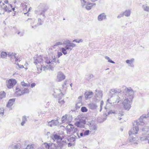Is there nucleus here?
<instances>
[{
	"mask_svg": "<svg viewBox=\"0 0 149 149\" xmlns=\"http://www.w3.org/2000/svg\"><path fill=\"white\" fill-rule=\"evenodd\" d=\"M127 92L128 94H131V98L129 100L128 99L125 100L124 103L123 104L124 108L125 109L128 110L130 108V106L129 104L130 101H132V95L134 94V92L131 88H127Z\"/></svg>",
	"mask_w": 149,
	"mask_h": 149,
	"instance_id": "f257e3e1",
	"label": "nucleus"
},
{
	"mask_svg": "<svg viewBox=\"0 0 149 149\" xmlns=\"http://www.w3.org/2000/svg\"><path fill=\"white\" fill-rule=\"evenodd\" d=\"M121 92L120 90H119L117 88L116 89H112L110 90L109 92V95L111 97H112L114 95H116V100L115 101V103H118L119 102L120 100V97L119 96H120V92Z\"/></svg>",
	"mask_w": 149,
	"mask_h": 149,
	"instance_id": "f03ea898",
	"label": "nucleus"
},
{
	"mask_svg": "<svg viewBox=\"0 0 149 149\" xmlns=\"http://www.w3.org/2000/svg\"><path fill=\"white\" fill-rule=\"evenodd\" d=\"M53 91L54 92V93L53 95L55 98H58V102H63V100H62L61 101H60V100L64 96V94L61 92V91L60 89H54Z\"/></svg>",
	"mask_w": 149,
	"mask_h": 149,
	"instance_id": "7ed1b4c3",
	"label": "nucleus"
},
{
	"mask_svg": "<svg viewBox=\"0 0 149 149\" xmlns=\"http://www.w3.org/2000/svg\"><path fill=\"white\" fill-rule=\"evenodd\" d=\"M0 10H1V12L0 13V14H4L5 12H7L9 13L11 12V9L8 7H7L6 5H5L1 1H0Z\"/></svg>",
	"mask_w": 149,
	"mask_h": 149,
	"instance_id": "20e7f679",
	"label": "nucleus"
},
{
	"mask_svg": "<svg viewBox=\"0 0 149 149\" xmlns=\"http://www.w3.org/2000/svg\"><path fill=\"white\" fill-rule=\"evenodd\" d=\"M17 81L15 79H7L6 82V86L8 89H10L13 88L16 84Z\"/></svg>",
	"mask_w": 149,
	"mask_h": 149,
	"instance_id": "39448f33",
	"label": "nucleus"
},
{
	"mask_svg": "<svg viewBox=\"0 0 149 149\" xmlns=\"http://www.w3.org/2000/svg\"><path fill=\"white\" fill-rule=\"evenodd\" d=\"M29 91L28 88H22L21 89H19L16 92L18 96H21L25 93H29Z\"/></svg>",
	"mask_w": 149,
	"mask_h": 149,
	"instance_id": "423d86ee",
	"label": "nucleus"
},
{
	"mask_svg": "<svg viewBox=\"0 0 149 149\" xmlns=\"http://www.w3.org/2000/svg\"><path fill=\"white\" fill-rule=\"evenodd\" d=\"M50 137L54 141L58 140H62L63 139V137L61 136L59 134L56 133L55 132H54L53 134L51 135Z\"/></svg>",
	"mask_w": 149,
	"mask_h": 149,
	"instance_id": "0eeeda50",
	"label": "nucleus"
},
{
	"mask_svg": "<svg viewBox=\"0 0 149 149\" xmlns=\"http://www.w3.org/2000/svg\"><path fill=\"white\" fill-rule=\"evenodd\" d=\"M57 77L58 81H60L65 79V76L62 72H60L58 73Z\"/></svg>",
	"mask_w": 149,
	"mask_h": 149,
	"instance_id": "6e6552de",
	"label": "nucleus"
},
{
	"mask_svg": "<svg viewBox=\"0 0 149 149\" xmlns=\"http://www.w3.org/2000/svg\"><path fill=\"white\" fill-rule=\"evenodd\" d=\"M139 130L138 127H134L129 132V134L130 135L132 134H135L137 133Z\"/></svg>",
	"mask_w": 149,
	"mask_h": 149,
	"instance_id": "1a4fd4ad",
	"label": "nucleus"
},
{
	"mask_svg": "<svg viewBox=\"0 0 149 149\" xmlns=\"http://www.w3.org/2000/svg\"><path fill=\"white\" fill-rule=\"evenodd\" d=\"M48 144L49 148L50 149H60V147H58V146L56 144L50 143Z\"/></svg>",
	"mask_w": 149,
	"mask_h": 149,
	"instance_id": "9d476101",
	"label": "nucleus"
},
{
	"mask_svg": "<svg viewBox=\"0 0 149 149\" xmlns=\"http://www.w3.org/2000/svg\"><path fill=\"white\" fill-rule=\"evenodd\" d=\"M102 92L99 91L97 93H95V97L97 100H99L102 99Z\"/></svg>",
	"mask_w": 149,
	"mask_h": 149,
	"instance_id": "9b49d317",
	"label": "nucleus"
},
{
	"mask_svg": "<svg viewBox=\"0 0 149 149\" xmlns=\"http://www.w3.org/2000/svg\"><path fill=\"white\" fill-rule=\"evenodd\" d=\"M61 140L59 141H57V145L58 147H60V149H61L65 145H66V143L65 141H61Z\"/></svg>",
	"mask_w": 149,
	"mask_h": 149,
	"instance_id": "f8f14e48",
	"label": "nucleus"
},
{
	"mask_svg": "<svg viewBox=\"0 0 149 149\" xmlns=\"http://www.w3.org/2000/svg\"><path fill=\"white\" fill-rule=\"evenodd\" d=\"M97 19L99 21H102L103 19H106V15L104 13H103L98 16Z\"/></svg>",
	"mask_w": 149,
	"mask_h": 149,
	"instance_id": "ddd939ff",
	"label": "nucleus"
},
{
	"mask_svg": "<svg viewBox=\"0 0 149 149\" xmlns=\"http://www.w3.org/2000/svg\"><path fill=\"white\" fill-rule=\"evenodd\" d=\"M89 126L90 130H92L95 131L97 130V125L95 124H93L91 122L89 123Z\"/></svg>",
	"mask_w": 149,
	"mask_h": 149,
	"instance_id": "4468645a",
	"label": "nucleus"
},
{
	"mask_svg": "<svg viewBox=\"0 0 149 149\" xmlns=\"http://www.w3.org/2000/svg\"><path fill=\"white\" fill-rule=\"evenodd\" d=\"M15 98H13L10 99L7 104L6 107L9 108L12 106L15 102Z\"/></svg>",
	"mask_w": 149,
	"mask_h": 149,
	"instance_id": "2eb2a0df",
	"label": "nucleus"
},
{
	"mask_svg": "<svg viewBox=\"0 0 149 149\" xmlns=\"http://www.w3.org/2000/svg\"><path fill=\"white\" fill-rule=\"evenodd\" d=\"M95 3H92L90 2H87L85 7L88 10L91 9L93 6H95Z\"/></svg>",
	"mask_w": 149,
	"mask_h": 149,
	"instance_id": "dca6fc26",
	"label": "nucleus"
},
{
	"mask_svg": "<svg viewBox=\"0 0 149 149\" xmlns=\"http://www.w3.org/2000/svg\"><path fill=\"white\" fill-rule=\"evenodd\" d=\"M75 46V45L74 43H71L70 45L68 44H66L65 46V48L67 50H69L71 51L72 48Z\"/></svg>",
	"mask_w": 149,
	"mask_h": 149,
	"instance_id": "f3484780",
	"label": "nucleus"
},
{
	"mask_svg": "<svg viewBox=\"0 0 149 149\" xmlns=\"http://www.w3.org/2000/svg\"><path fill=\"white\" fill-rule=\"evenodd\" d=\"M79 132L78 131V130L77 129H75L74 130V131L73 132V134L72 136L73 137L76 138V139L77 138V136H78V137L79 138H80V136L79 135V134H78Z\"/></svg>",
	"mask_w": 149,
	"mask_h": 149,
	"instance_id": "a211bd4d",
	"label": "nucleus"
},
{
	"mask_svg": "<svg viewBox=\"0 0 149 149\" xmlns=\"http://www.w3.org/2000/svg\"><path fill=\"white\" fill-rule=\"evenodd\" d=\"M93 93L92 92H87L85 93V96L86 99L88 98H91Z\"/></svg>",
	"mask_w": 149,
	"mask_h": 149,
	"instance_id": "6ab92c4d",
	"label": "nucleus"
},
{
	"mask_svg": "<svg viewBox=\"0 0 149 149\" xmlns=\"http://www.w3.org/2000/svg\"><path fill=\"white\" fill-rule=\"evenodd\" d=\"M16 54L15 53L11 52H8V56L9 57H10V59L11 60L12 58H16Z\"/></svg>",
	"mask_w": 149,
	"mask_h": 149,
	"instance_id": "aec40b11",
	"label": "nucleus"
},
{
	"mask_svg": "<svg viewBox=\"0 0 149 149\" xmlns=\"http://www.w3.org/2000/svg\"><path fill=\"white\" fill-rule=\"evenodd\" d=\"M88 107L89 108L91 109H94L97 107V105L93 103H91L89 104H88Z\"/></svg>",
	"mask_w": 149,
	"mask_h": 149,
	"instance_id": "412c9836",
	"label": "nucleus"
},
{
	"mask_svg": "<svg viewBox=\"0 0 149 149\" xmlns=\"http://www.w3.org/2000/svg\"><path fill=\"white\" fill-rule=\"evenodd\" d=\"M38 22L37 23V25H35V26H32V28H34V29H35L37 26L40 25H42V22L41 21V19L40 18H38Z\"/></svg>",
	"mask_w": 149,
	"mask_h": 149,
	"instance_id": "4be33fe9",
	"label": "nucleus"
},
{
	"mask_svg": "<svg viewBox=\"0 0 149 149\" xmlns=\"http://www.w3.org/2000/svg\"><path fill=\"white\" fill-rule=\"evenodd\" d=\"M74 124L78 127L82 128L84 127L79 121H77Z\"/></svg>",
	"mask_w": 149,
	"mask_h": 149,
	"instance_id": "5701e85b",
	"label": "nucleus"
},
{
	"mask_svg": "<svg viewBox=\"0 0 149 149\" xmlns=\"http://www.w3.org/2000/svg\"><path fill=\"white\" fill-rule=\"evenodd\" d=\"M76 139V138H74L73 137H72L70 138L69 139H68V141L71 143H73V144H74Z\"/></svg>",
	"mask_w": 149,
	"mask_h": 149,
	"instance_id": "b1692460",
	"label": "nucleus"
},
{
	"mask_svg": "<svg viewBox=\"0 0 149 149\" xmlns=\"http://www.w3.org/2000/svg\"><path fill=\"white\" fill-rule=\"evenodd\" d=\"M27 121V119L25 116H23L22 117V122L21 123V125L22 126L24 125L26 122Z\"/></svg>",
	"mask_w": 149,
	"mask_h": 149,
	"instance_id": "393cba45",
	"label": "nucleus"
},
{
	"mask_svg": "<svg viewBox=\"0 0 149 149\" xmlns=\"http://www.w3.org/2000/svg\"><path fill=\"white\" fill-rule=\"evenodd\" d=\"M8 55V53L6 52H2L1 53V56L2 58H4Z\"/></svg>",
	"mask_w": 149,
	"mask_h": 149,
	"instance_id": "a878e982",
	"label": "nucleus"
},
{
	"mask_svg": "<svg viewBox=\"0 0 149 149\" xmlns=\"http://www.w3.org/2000/svg\"><path fill=\"white\" fill-rule=\"evenodd\" d=\"M130 12L129 10H126L123 13V15L126 16H129L130 15Z\"/></svg>",
	"mask_w": 149,
	"mask_h": 149,
	"instance_id": "bb28decb",
	"label": "nucleus"
},
{
	"mask_svg": "<svg viewBox=\"0 0 149 149\" xmlns=\"http://www.w3.org/2000/svg\"><path fill=\"white\" fill-rule=\"evenodd\" d=\"M59 118L58 117L56 120H52L53 121V124L54 125V126H56L57 125H58L59 123V122L58 121V120H59Z\"/></svg>",
	"mask_w": 149,
	"mask_h": 149,
	"instance_id": "cd10ccee",
	"label": "nucleus"
},
{
	"mask_svg": "<svg viewBox=\"0 0 149 149\" xmlns=\"http://www.w3.org/2000/svg\"><path fill=\"white\" fill-rule=\"evenodd\" d=\"M6 96V93L4 91L1 92L0 93V98L2 99L3 98H4Z\"/></svg>",
	"mask_w": 149,
	"mask_h": 149,
	"instance_id": "c85d7f7f",
	"label": "nucleus"
},
{
	"mask_svg": "<svg viewBox=\"0 0 149 149\" xmlns=\"http://www.w3.org/2000/svg\"><path fill=\"white\" fill-rule=\"evenodd\" d=\"M67 115L66 114L62 117L61 118V121L62 123H64L65 122L67 118Z\"/></svg>",
	"mask_w": 149,
	"mask_h": 149,
	"instance_id": "c756f323",
	"label": "nucleus"
},
{
	"mask_svg": "<svg viewBox=\"0 0 149 149\" xmlns=\"http://www.w3.org/2000/svg\"><path fill=\"white\" fill-rule=\"evenodd\" d=\"M134 61V59L133 58L131 59L130 60H127L126 61V63L130 64V65H132Z\"/></svg>",
	"mask_w": 149,
	"mask_h": 149,
	"instance_id": "7c9ffc66",
	"label": "nucleus"
},
{
	"mask_svg": "<svg viewBox=\"0 0 149 149\" xmlns=\"http://www.w3.org/2000/svg\"><path fill=\"white\" fill-rule=\"evenodd\" d=\"M67 50L65 47H62L61 48V51L64 55H65L67 54Z\"/></svg>",
	"mask_w": 149,
	"mask_h": 149,
	"instance_id": "2f4dec72",
	"label": "nucleus"
},
{
	"mask_svg": "<svg viewBox=\"0 0 149 149\" xmlns=\"http://www.w3.org/2000/svg\"><path fill=\"white\" fill-rule=\"evenodd\" d=\"M49 60L51 61H52V62H51V63L53 64V63L54 62V61H55V60H56V58L55 56H52L51 58H49Z\"/></svg>",
	"mask_w": 149,
	"mask_h": 149,
	"instance_id": "473e14b6",
	"label": "nucleus"
},
{
	"mask_svg": "<svg viewBox=\"0 0 149 149\" xmlns=\"http://www.w3.org/2000/svg\"><path fill=\"white\" fill-rule=\"evenodd\" d=\"M81 110L83 112H85L88 111V109L86 107H81Z\"/></svg>",
	"mask_w": 149,
	"mask_h": 149,
	"instance_id": "72a5a7b5",
	"label": "nucleus"
},
{
	"mask_svg": "<svg viewBox=\"0 0 149 149\" xmlns=\"http://www.w3.org/2000/svg\"><path fill=\"white\" fill-rule=\"evenodd\" d=\"M105 58L106 59H107L108 61V62L112 63H115L113 61H112L111 59L108 56H106L105 57Z\"/></svg>",
	"mask_w": 149,
	"mask_h": 149,
	"instance_id": "f704fd0d",
	"label": "nucleus"
},
{
	"mask_svg": "<svg viewBox=\"0 0 149 149\" xmlns=\"http://www.w3.org/2000/svg\"><path fill=\"white\" fill-rule=\"evenodd\" d=\"M34 145L32 144L31 145H28L27 146L25 149H34Z\"/></svg>",
	"mask_w": 149,
	"mask_h": 149,
	"instance_id": "c9c22d12",
	"label": "nucleus"
},
{
	"mask_svg": "<svg viewBox=\"0 0 149 149\" xmlns=\"http://www.w3.org/2000/svg\"><path fill=\"white\" fill-rule=\"evenodd\" d=\"M21 84L23 86H30V84L26 83L24 81L22 82Z\"/></svg>",
	"mask_w": 149,
	"mask_h": 149,
	"instance_id": "e433bc0d",
	"label": "nucleus"
},
{
	"mask_svg": "<svg viewBox=\"0 0 149 149\" xmlns=\"http://www.w3.org/2000/svg\"><path fill=\"white\" fill-rule=\"evenodd\" d=\"M79 121L82 124V125L84 127V125L86 123V121L85 120L83 119H80Z\"/></svg>",
	"mask_w": 149,
	"mask_h": 149,
	"instance_id": "4c0bfd02",
	"label": "nucleus"
},
{
	"mask_svg": "<svg viewBox=\"0 0 149 149\" xmlns=\"http://www.w3.org/2000/svg\"><path fill=\"white\" fill-rule=\"evenodd\" d=\"M11 148H12V149H19V147L17 145H12Z\"/></svg>",
	"mask_w": 149,
	"mask_h": 149,
	"instance_id": "58836bf2",
	"label": "nucleus"
},
{
	"mask_svg": "<svg viewBox=\"0 0 149 149\" xmlns=\"http://www.w3.org/2000/svg\"><path fill=\"white\" fill-rule=\"evenodd\" d=\"M81 3V5L82 7H84L85 5V3H86V1L85 0H80Z\"/></svg>",
	"mask_w": 149,
	"mask_h": 149,
	"instance_id": "ea45409f",
	"label": "nucleus"
},
{
	"mask_svg": "<svg viewBox=\"0 0 149 149\" xmlns=\"http://www.w3.org/2000/svg\"><path fill=\"white\" fill-rule=\"evenodd\" d=\"M90 133V131L89 130H85L84 132V136H88L89 135Z\"/></svg>",
	"mask_w": 149,
	"mask_h": 149,
	"instance_id": "a19ab883",
	"label": "nucleus"
},
{
	"mask_svg": "<svg viewBox=\"0 0 149 149\" xmlns=\"http://www.w3.org/2000/svg\"><path fill=\"white\" fill-rule=\"evenodd\" d=\"M81 105V102H79L77 103L76 104V108L77 109H79Z\"/></svg>",
	"mask_w": 149,
	"mask_h": 149,
	"instance_id": "79ce46f5",
	"label": "nucleus"
},
{
	"mask_svg": "<svg viewBox=\"0 0 149 149\" xmlns=\"http://www.w3.org/2000/svg\"><path fill=\"white\" fill-rule=\"evenodd\" d=\"M115 113V111L112 110H111L110 111H109V112H108L107 114H105V115H106V116H107V115H109L110 114H112V113Z\"/></svg>",
	"mask_w": 149,
	"mask_h": 149,
	"instance_id": "37998d69",
	"label": "nucleus"
},
{
	"mask_svg": "<svg viewBox=\"0 0 149 149\" xmlns=\"http://www.w3.org/2000/svg\"><path fill=\"white\" fill-rule=\"evenodd\" d=\"M26 21L29 22L31 24L34 22V19H32L31 18H28Z\"/></svg>",
	"mask_w": 149,
	"mask_h": 149,
	"instance_id": "c03bdc74",
	"label": "nucleus"
},
{
	"mask_svg": "<svg viewBox=\"0 0 149 149\" xmlns=\"http://www.w3.org/2000/svg\"><path fill=\"white\" fill-rule=\"evenodd\" d=\"M48 8V7L47 6H45L43 10L41 12L45 13V11H46Z\"/></svg>",
	"mask_w": 149,
	"mask_h": 149,
	"instance_id": "a18cd8bd",
	"label": "nucleus"
},
{
	"mask_svg": "<svg viewBox=\"0 0 149 149\" xmlns=\"http://www.w3.org/2000/svg\"><path fill=\"white\" fill-rule=\"evenodd\" d=\"M53 121L52 120L51 121H49L48 123V125L51 127H52L53 126H54L53 124Z\"/></svg>",
	"mask_w": 149,
	"mask_h": 149,
	"instance_id": "49530a36",
	"label": "nucleus"
},
{
	"mask_svg": "<svg viewBox=\"0 0 149 149\" xmlns=\"http://www.w3.org/2000/svg\"><path fill=\"white\" fill-rule=\"evenodd\" d=\"M62 45V43L61 42H56V43H55V44L54 45V46H58L59 45Z\"/></svg>",
	"mask_w": 149,
	"mask_h": 149,
	"instance_id": "de8ad7c7",
	"label": "nucleus"
},
{
	"mask_svg": "<svg viewBox=\"0 0 149 149\" xmlns=\"http://www.w3.org/2000/svg\"><path fill=\"white\" fill-rule=\"evenodd\" d=\"M42 60V59L41 58V60L40 61H38V59H36V61H34V64H35L36 65L38 63H40V62H41V61Z\"/></svg>",
	"mask_w": 149,
	"mask_h": 149,
	"instance_id": "09e8293b",
	"label": "nucleus"
},
{
	"mask_svg": "<svg viewBox=\"0 0 149 149\" xmlns=\"http://www.w3.org/2000/svg\"><path fill=\"white\" fill-rule=\"evenodd\" d=\"M74 131V130L70 128H68L67 131L68 132H69L70 133H72V132H73Z\"/></svg>",
	"mask_w": 149,
	"mask_h": 149,
	"instance_id": "8fccbe9b",
	"label": "nucleus"
},
{
	"mask_svg": "<svg viewBox=\"0 0 149 149\" xmlns=\"http://www.w3.org/2000/svg\"><path fill=\"white\" fill-rule=\"evenodd\" d=\"M63 55V54L62 52H58L57 53V58H59L61 56Z\"/></svg>",
	"mask_w": 149,
	"mask_h": 149,
	"instance_id": "3c124183",
	"label": "nucleus"
},
{
	"mask_svg": "<svg viewBox=\"0 0 149 149\" xmlns=\"http://www.w3.org/2000/svg\"><path fill=\"white\" fill-rule=\"evenodd\" d=\"M40 15L42 16L43 17L42 19H43V20H44L46 17V16L45 15V13L41 12V13H40Z\"/></svg>",
	"mask_w": 149,
	"mask_h": 149,
	"instance_id": "603ef678",
	"label": "nucleus"
},
{
	"mask_svg": "<svg viewBox=\"0 0 149 149\" xmlns=\"http://www.w3.org/2000/svg\"><path fill=\"white\" fill-rule=\"evenodd\" d=\"M69 126L70 127V128L73 129L74 130L75 129H77V128H75V127H74V125H72L71 124H70Z\"/></svg>",
	"mask_w": 149,
	"mask_h": 149,
	"instance_id": "864d4df0",
	"label": "nucleus"
},
{
	"mask_svg": "<svg viewBox=\"0 0 149 149\" xmlns=\"http://www.w3.org/2000/svg\"><path fill=\"white\" fill-rule=\"evenodd\" d=\"M65 42V45H66V44H68L69 45H70V44L73 43H71L70 42V41L69 40H67Z\"/></svg>",
	"mask_w": 149,
	"mask_h": 149,
	"instance_id": "5fc2aeb1",
	"label": "nucleus"
},
{
	"mask_svg": "<svg viewBox=\"0 0 149 149\" xmlns=\"http://www.w3.org/2000/svg\"><path fill=\"white\" fill-rule=\"evenodd\" d=\"M51 62H52V61H50L49 60V59L46 60V61H45L46 63H47L48 64H50Z\"/></svg>",
	"mask_w": 149,
	"mask_h": 149,
	"instance_id": "6e6d98bb",
	"label": "nucleus"
},
{
	"mask_svg": "<svg viewBox=\"0 0 149 149\" xmlns=\"http://www.w3.org/2000/svg\"><path fill=\"white\" fill-rule=\"evenodd\" d=\"M74 144H73V143L70 142L69 143H68V146L69 147H70L72 146H74Z\"/></svg>",
	"mask_w": 149,
	"mask_h": 149,
	"instance_id": "4d7b16f0",
	"label": "nucleus"
},
{
	"mask_svg": "<svg viewBox=\"0 0 149 149\" xmlns=\"http://www.w3.org/2000/svg\"><path fill=\"white\" fill-rule=\"evenodd\" d=\"M0 114H2V115H3L4 114V111L3 109L2 110H1V109L0 108Z\"/></svg>",
	"mask_w": 149,
	"mask_h": 149,
	"instance_id": "13d9d810",
	"label": "nucleus"
},
{
	"mask_svg": "<svg viewBox=\"0 0 149 149\" xmlns=\"http://www.w3.org/2000/svg\"><path fill=\"white\" fill-rule=\"evenodd\" d=\"M67 82V81L66 80H65L64 82V84H63L62 85V87L63 88L64 87V85H66V82Z\"/></svg>",
	"mask_w": 149,
	"mask_h": 149,
	"instance_id": "bf43d9fd",
	"label": "nucleus"
},
{
	"mask_svg": "<svg viewBox=\"0 0 149 149\" xmlns=\"http://www.w3.org/2000/svg\"><path fill=\"white\" fill-rule=\"evenodd\" d=\"M36 85V84L34 83H33L31 84V86L32 88L34 87Z\"/></svg>",
	"mask_w": 149,
	"mask_h": 149,
	"instance_id": "052dcab7",
	"label": "nucleus"
},
{
	"mask_svg": "<svg viewBox=\"0 0 149 149\" xmlns=\"http://www.w3.org/2000/svg\"><path fill=\"white\" fill-rule=\"evenodd\" d=\"M104 104V102L103 101H101L100 102V107H102Z\"/></svg>",
	"mask_w": 149,
	"mask_h": 149,
	"instance_id": "680f3d73",
	"label": "nucleus"
},
{
	"mask_svg": "<svg viewBox=\"0 0 149 149\" xmlns=\"http://www.w3.org/2000/svg\"><path fill=\"white\" fill-rule=\"evenodd\" d=\"M20 34V31H18V33H17V34H18V35H20V36H23V33H21V34Z\"/></svg>",
	"mask_w": 149,
	"mask_h": 149,
	"instance_id": "e2e57ef3",
	"label": "nucleus"
},
{
	"mask_svg": "<svg viewBox=\"0 0 149 149\" xmlns=\"http://www.w3.org/2000/svg\"><path fill=\"white\" fill-rule=\"evenodd\" d=\"M80 136H84V132H81L80 133Z\"/></svg>",
	"mask_w": 149,
	"mask_h": 149,
	"instance_id": "0e129e2a",
	"label": "nucleus"
},
{
	"mask_svg": "<svg viewBox=\"0 0 149 149\" xmlns=\"http://www.w3.org/2000/svg\"><path fill=\"white\" fill-rule=\"evenodd\" d=\"M18 65L19 66V67L20 68H24V67L23 65H20H20L18 64Z\"/></svg>",
	"mask_w": 149,
	"mask_h": 149,
	"instance_id": "69168bd1",
	"label": "nucleus"
},
{
	"mask_svg": "<svg viewBox=\"0 0 149 149\" xmlns=\"http://www.w3.org/2000/svg\"><path fill=\"white\" fill-rule=\"evenodd\" d=\"M54 62L58 64H59L60 63V62L58 60L57 61H56V60H55V61H54Z\"/></svg>",
	"mask_w": 149,
	"mask_h": 149,
	"instance_id": "338daca9",
	"label": "nucleus"
},
{
	"mask_svg": "<svg viewBox=\"0 0 149 149\" xmlns=\"http://www.w3.org/2000/svg\"><path fill=\"white\" fill-rule=\"evenodd\" d=\"M94 77L93 75L92 74H90L89 75V79H91V78H93Z\"/></svg>",
	"mask_w": 149,
	"mask_h": 149,
	"instance_id": "774afa93",
	"label": "nucleus"
}]
</instances>
